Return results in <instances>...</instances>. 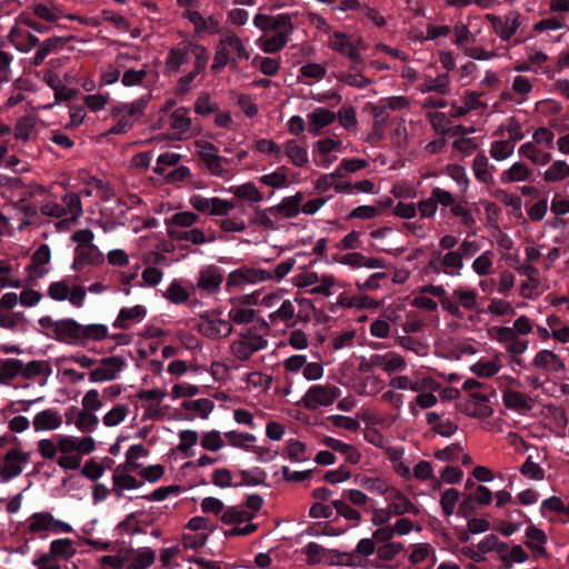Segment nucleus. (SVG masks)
Wrapping results in <instances>:
<instances>
[{"label":"nucleus","instance_id":"nucleus-25","mask_svg":"<svg viewBox=\"0 0 569 569\" xmlns=\"http://www.w3.org/2000/svg\"><path fill=\"white\" fill-rule=\"evenodd\" d=\"M106 261L103 252L96 246H76L71 269L82 272L89 267L101 266Z\"/></svg>","mask_w":569,"mask_h":569},{"label":"nucleus","instance_id":"nucleus-18","mask_svg":"<svg viewBox=\"0 0 569 569\" xmlns=\"http://www.w3.org/2000/svg\"><path fill=\"white\" fill-rule=\"evenodd\" d=\"M486 19L490 22L493 32L501 41H509L522 24V16L515 10L503 16L488 13Z\"/></svg>","mask_w":569,"mask_h":569},{"label":"nucleus","instance_id":"nucleus-45","mask_svg":"<svg viewBox=\"0 0 569 569\" xmlns=\"http://www.w3.org/2000/svg\"><path fill=\"white\" fill-rule=\"evenodd\" d=\"M525 536L527 538L526 546L532 550L537 556H547L545 545L547 543V535L543 530L533 525L526 528Z\"/></svg>","mask_w":569,"mask_h":569},{"label":"nucleus","instance_id":"nucleus-24","mask_svg":"<svg viewBox=\"0 0 569 569\" xmlns=\"http://www.w3.org/2000/svg\"><path fill=\"white\" fill-rule=\"evenodd\" d=\"M248 519V512L243 507H230L223 511L220 520L224 525H232L230 529H223V535L228 536H246L251 533L256 526L242 525Z\"/></svg>","mask_w":569,"mask_h":569},{"label":"nucleus","instance_id":"nucleus-56","mask_svg":"<svg viewBox=\"0 0 569 569\" xmlns=\"http://www.w3.org/2000/svg\"><path fill=\"white\" fill-rule=\"evenodd\" d=\"M168 234L172 239L190 241L194 244H201L210 240L200 229L179 230L173 226H168Z\"/></svg>","mask_w":569,"mask_h":569},{"label":"nucleus","instance_id":"nucleus-4","mask_svg":"<svg viewBox=\"0 0 569 569\" xmlns=\"http://www.w3.org/2000/svg\"><path fill=\"white\" fill-rule=\"evenodd\" d=\"M422 292L439 298L441 309L456 319H463V310L472 311L478 307L479 293L467 284L455 287L450 293L441 284H427Z\"/></svg>","mask_w":569,"mask_h":569},{"label":"nucleus","instance_id":"nucleus-9","mask_svg":"<svg viewBox=\"0 0 569 569\" xmlns=\"http://www.w3.org/2000/svg\"><path fill=\"white\" fill-rule=\"evenodd\" d=\"M260 329L263 331V333H259L252 329L241 333L239 338L234 340L230 346L232 355L239 360H247L254 352L266 349L268 346V340L266 339L264 335L269 331L268 322L262 320L260 323Z\"/></svg>","mask_w":569,"mask_h":569},{"label":"nucleus","instance_id":"nucleus-32","mask_svg":"<svg viewBox=\"0 0 569 569\" xmlns=\"http://www.w3.org/2000/svg\"><path fill=\"white\" fill-rule=\"evenodd\" d=\"M56 339L68 345L82 346V325L73 319H60Z\"/></svg>","mask_w":569,"mask_h":569},{"label":"nucleus","instance_id":"nucleus-52","mask_svg":"<svg viewBox=\"0 0 569 569\" xmlns=\"http://www.w3.org/2000/svg\"><path fill=\"white\" fill-rule=\"evenodd\" d=\"M519 154L538 166H545L551 160V154L549 152L540 151L537 148V144L532 141H528L520 146Z\"/></svg>","mask_w":569,"mask_h":569},{"label":"nucleus","instance_id":"nucleus-42","mask_svg":"<svg viewBox=\"0 0 569 569\" xmlns=\"http://www.w3.org/2000/svg\"><path fill=\"white\" fill-rule=\"evenodd\" d=\"M302 200V192H297L293 196L284 197L279 204L274 206V209L280 220L295 218L299 213H301Z\"/></svg>","mask_w":569,"mask_h":569},{"label":"nucleus","instance_id":"nucleus-59","mask_svg":"<svg viewBox=\"0 0 569 569\" xmlns=\"http://www.w3.org/2000/svg\"><path fill=\"white\" fill-rule=\"evenodd\" d=\"M50 371L51 369L47 361L32 360L28 363L22 362L21 376L26 379H33L37 377H47L49 376Z\"/></svg>","mask_w":569,"mask_h":569},{"label":"nucleus","instance_id":"nucleus-12","mask_svg":"<svg viewBox=\"0 0 569 569\" xmlns=\"http://www.w3.org/2000/svg\"><path fill=\"white\" fill-rule=\"evenodd\" d=\"M250 54L241 39L234 33H228L220 38L216 51V69L234 63L237 60H248Z\"/></svg>","mask_w":569,"mask_h":569},{"label":"nucleus","instance_id":"nucleus-39","mask_svg":"<svg viewBox=\"0 0 569 569\" xmlns=\"http://www.w3.org/2000/svg\"><path fill=\"white\" fill-rule=\"evenodd\" d=\"M548 289V283L542 279L541 274L526 278L519 286V296L528 299L536 300Z\"/></svg>","mask_w":569,"mask_h":569},{"label":"nucleus","instance_id":"nucleus-33","mask_svg":"<svg viewBox=\"0 0 569 569\" xmlns=\"http://www.w3.org/2000/svg\"><path fill=\"white\" fill-rule=\"evenodd\" d=\"M532 365L548 372L558 373L566 369L563 359L552 350L542 349L536 353Z\"/></svg>","mask_w":569,"mask_h":569},{"label":"nucleus","instance_id":"nucleus-50","mask_svg":"<svg viewBox=\"0 0 569 569\" xmlns=\"http://www.w3.org/2000/svg\"><path fill=\"white\" fill-rule=\"evenodd\" d=\"M66 39L61 37H52L46 39L39 44V48L33 57L32 63L38 67L41 66L44 59L56 50L62 48L66 44Z\"/></svg>","mask_w":569,"mask_h":569},{"label":"nucleus","instance_id":"nucleus-64","mask_svg":"<svg viewBox=\"0 0 569 569\" xmlns=\"http://www.w3.org/2000/svg\"><path fill=\"white\" fill-rule=\"evenodd\" d=\"M76 553L73 541L70 538H61L51 541L50 551L53 558H71Z\"/></svg>","mask_w":569,"mask_h":569},{"label":"nucleus","instance_id":"nucleus-61","mask_svg":"<svg viewBox=\"0 0 569 569\" xmlns=\"http://www.w3.org/2000/svg\"><path fill=\"white\" fill-rule=\"evenodd\" d=\"M493 137H505L507 140H512L515 144L525 138V132L519 122L513 119L508 120L506 126L499 127Z\"/></svg>","mask_w":569,"mask_h":569},{"label":"nucleus","instance_id":"nucleus-34","mask_svg":"<svg viewBox=\"0 0 569 569\" xmlns=\"http://www.w3.org/2000/svg\"><path fill=\"white\" fill-rule=\"evenodd\" d=\"M353 480L358 486L377 496L386 497L392 487L389 479L382 476L370 477L366 473H357Z\"/></svg>","mask_w":569,"mask_h":569},{"label":"nucleus","instance_id":"nucleus-54","mask_svg":"<svg viewBox=\"0 0 569 569\" xmlns=\"http://www.w3.org/2000/svg\"><path fill=\"white\" fill-rule=\"evenodd\" d=\"M130 413V407L127 403H117L108 410L102 417V423L108 427H117L122 423Z\"/></svg>","mask_w":569,"mask_h":569},{"label":"nucleus","instance_id":"nucleus-16","mask_svg":"<svg viewBox=\"0 0 569 569\" xmlns=\"http://www.w3.org/2000/svg\"><path fill=\"white\" fill-rule=\"evenodd\" d=\"M389 387L397 390L420 391H438L439 382L431 376L417 371L409 377L407 375H398L390 378Z\"/></svg>","mask_w":569,"mask_h":569},{"label":"nucleus","instance_id":"nucleus-5","mask_svg":"<svg viewBox=\"0 0 569 569\" xmlns=\"http://www.w3.org/2000/svg\"><path fill=\"white\" fill-rule=\"evenodd\" d=\"M533 330V321L527 316H520L510 327L493 326L489 330L492 340L498 342L506 351L512 355H522L529 346L525 339Z\"/></svg>","mask_w":569,"mask_h":569},{"label":"nucleus","instance_id":"nucleus-51","mask_svg":"<svg viewBox=\"0 0 569 569\" xmlns=\"http://www.w3.org/2000/svg\"><path fill=\"white\" fill-rule=\"evenodd\" d=\"M241 380L246 383V389L248 391H264L269 389L272 382V378L260 371H252L246 373Z\"/></svg>","mask_w":569,"mask_h":569},{"label":"nucleus","instance_id":"nucleus-7","mask_svg":"<svg viewBox=\"0 0 569 569\" xmlns=\"http://www.w3.org/2000/svg\"><path fill=\"white\" fill-rule=\"evenodd\" d=\"M292 284L297 288L307 289L311 295L331 297L338 281L331 273L305 270L293 276Z\"/></svg>","mask_w":569,"mask_h":569},{"label":"nucleus","instance_id":"nucleus-13","mask_svg":"<svg viewBox=\"0 0 569 569\" xmlns=\"http://www.w3.org/2000/svg\"><path fill=\"white\" fill-rule=\"evenodd\" d=\"M286 373L291 376L302 375L303 379L312 382L319 381L325 376V365L319 361H308L306 355H292L283 360L282 363Z\"/></svg>","mask_w":569,"mask_h":569},{"label":"nucleus","instance_id":"nucleus-19","mask_svg":"<svg viewBox=\"0 0 569 569\" xmlns=\"http://www.w3.org/2000/svg\"><path fill=\"white\" fill-rule=\"evenodd\" d=\"M407 361L405 358L395 351L386 353H375L370 356L369 360L360 365L362 371H371L373 368H379L386 373L400 372L407 369Z\"/></svg>","mask_w":569,"mask_h":569},{"label":"nucleus","instance_id":"nucleus-22","mask_svg":"<svg viewBox=\"0 0 569 569\" xmlns=\"http://www.w3.org/2000/svg\"><path fill=\"white\" fill-rule=\"evenodd\" d=\"M51 261V249L43 243L37 248L30 258V262L24 267L28 276L26 284H33L42 279L50 271L49 263Z\"/></svg>","mask_w":569,"mask_h":569},{"label":"nucleus","instance_id":"nucleus-55","mask_svg":"<svg viewBox=\"0 0 569 569\" xmlns=\"http://www.w3.org/2000/svg\"><path fill=\"white\" fill-rule=\"evenodd\" d=\"M228 316L234 323L243 325L251 322L256 312L253 309L246 307L234 298L231 300V308L228 311Z\"/></svg>","mask_w":569,"mask_h":569},{"label":"nucleus","instance_id":"nucleus-28","mask_svg":"<svg viewBox=\"0 0 569 569\" xmlns=\"http://www.w3.org/2000/svg\"><path fill=\"white\" fill-rule=\"evenodd\" d=\"M342 142L331 138L321 139L315 144V162L318 167L329 168L337 159L336 154L339 151Z\"/></svg>","mask_w":569,"mask_h":569},{"label":"nucleus","instance_id":"nucleus-41","mask_svg":"<svg viewBox=\"0 0 569 569\" xmlns=\"http://www.w3.org/2000/svg\"><path fill=\"white\" fill-rule=\"evenodd\" d=\"M24 286L14 266L8 260H0V291L7 288L21 289Z\"/></svg>","mask_w":569,"mask_h":569},{"label":"nucleus","instance_id":"nucleus-17","mask_svg":"<svg viewBox=\"0 0 569 569\" xmlns=\"http://www.w3.org/2000/svg\"><path fill=\"white\" fill-rule=\"evenodd\" d=\"M429 268L437 273L450 278H459L465 269V260L458 250L435 253L429 261Z\"/></svg>","mask_w":569,"mask_h":569},{"label":"nucleus","instance_id":"nucleus-58","mask_svg":"<svg viewBox=\"0 0 569 569\" xmlns=\"http://www.w3.org/2000/svg\"><path fill=\"white\" fill-rule=\"evenodd\" d=\"M259 181L272 189H283L290 184L284 167H280L270 173L262 174L259 177Z\"/></svg>","mask_w":569,"mask_h":569},{"label":"nucleus","instance_id":"nucleus-35","mask_svg":"<svg viewBox=\"0 0 569 569\" xmlns=\"http://www.w3.org/2000/svg\"><path fill=\"white\" fill-rule=\"evenodd\" d=\"M542 179L548 184H569V162L562 159L550 160L542 173Z\"/></svg>","mask_w":569,"mask_h":569},{"label":"nucleus","instance_id":"nucleus-47","mask_svg":"<svg viewBox=\"0 0 569 569\" xmlns=\"http://www.w3.org/2000/svg\"><path fill=\"white\" fill-rule=\"evenodd\" d=\"M283 154H286L297 168H303L309 163L307 147L299 143L297 140H288L286 142Z\"/></svg>","mask_w":569,"mask_h":569},{"label":"nucleus","instance_id":"nucleus-43","mask_svg":"<svg viewBox=\"0 0 569 569\" xmlns=\"http://www.w3.org/2000/svg\"><path fill=\"white\" fill-rule=\"evenodd\" d=\"M495 166L491 164L483 153H478L472 161V172L475 178L487 186L493 183Z\"/></svg>","mask_w":569,"mask_h":569},{"label":"nucleus","instance_id":"nucleus-26","mask_svg":"<svg viewBox=\"0 0 569 569\" xmlns=\"http://www.w3.org/2000/svg\"><path fill=\"white\" fill-rule=\"evenodd\" d=\"M123 556L126 569H147L156 560V551L149 547L124 548Z\"/></svg>","mask_w":569,"mask_h":569},{"label":"nucleus","instance_id":"nucleus-62","mask_svg":"<svg viewBox=\"0 0 569 569\" xmlns=\"http://www.w3.org/2000/svg\"><path fill=\"white\" fill-rule=\"evenodd\" d=\"M108 327L102 323L82 325V346L89 341H101L108 337Z\"/></svg>","mask_w":569,"mask_h":569},{"label":"nucleus","instance_id":"nucleus-60","mask_svg":"<svg viewBox=\"0 0 569 569\" xmlns=\"http://www.w3.org/2000/svg\"><path fill=\"white\" fill-rule=\"evenodd\" d=\"M148 455L149 450L143 445L138 443L130 446L126 451V463L123 467L124 470L136 471L140 467L138 460L147 457Z\"/></svg>","mask_w":569,"mask_h":569},{"label":"nucleus","instance_id":"nucleus-8","mask_svg":"<svg viewBox=\"0 0 569 569\" xmlns=\"http://www.w3.org/2000/svg\"><path fill=\"white\" fill-rule=\"evenodd\" d=\"M149 102V98L141 97L130 103H119L111 110V114L118 119V122L110 128V134H123L128 132L134 121L140 118Z\"/></svg>","mask_w":569,"mask_h":569},{"label":"nucleus","instance_id":"nucleus-20","mask_svg":"<svg viewBox=\"0 0 569 569\" xmlns=\"http://www.w3.org/2000/svg\"><path fill=\"white\" fill-rule=\"evenodd\" d=\"M29 532L36 535L42 531L52 533H70L71 525L62 520L56 519L49 511H40L32 513L28 519Z\"/></svg>","mask_w":569,"mask_h":569},{"label":"nucleus","instance_id":"nucleus-21","mask_svg":"<svg viewBox=\"0 0 569 569\" xmlns=\"http://www.w3.org/2000/svg\"><path fill=\"white\" fill-rule=\"evenodd\" d=\"M126 367V360L120 356L106 357L89 372V380L93 383L112 381L119 378Z\"/></svg>","mask_w":569,"mask_h":569},{"label":"nucleus","instance_id":"nucleus-31","mask_svg":"<svg viewBox=\"0 0 569 569\" xmlns=\"http://www.w3.org/2000/svg\"><path fill=\"white\" fill-rule=\"evenodd\" d=\"M147 313L148 310L142 305L121 308L112 326L117 329L128 330L132 326L142 322Z\"/></svg>","mask_w":569,"mask_h":569},{"label":"nucleus","instance_id":"nucleus-15","mask_svg":"<svg viewBox=\"0 0 569 569\" xmlns=\"http://www.w3.org/2000/svg\"><path fill=\"white\" fill-rule=\"evenodd\" d=\"M31 458L30 451L20 447L10 448L0 460V482H9L19 477Z\"/></svg>","mask_w":569,"mask_h":569},{"label":"nucleus","instance_id":"nucleus-40","mask_svg":"<svg viewBox=\"0 0 569 569\" xmlns=\"http://www.w3.org/2000/svg\"><path fill=\"white\" fill-rule=\"evenodd\" d=\"M323 443L328 448L343 457L346 461L351 465H357L361 459L360 451L353 445L346 443L332 437H327L323 440Z\"/></svg>","mask_w":569,"mask_h":569},{"label":"nucleus","instance_id":"nucleus-2","mask_svg":"<svg viewBox=\"0 0 569 569\" xmlns=\"http://www.w3.org/2000/svg\"><path fill=\"white\" fill-rule=\"evenodd\" d=\"M286 290L278 288L272 291L262 290L260 308L273 309L268 315L271 323H289L297 316L300 320L307 321L313 311L310 299L297 293L292 299L284 298Z\"/></svg>","mask_w":569,"mask_h":569},{"label":"nucleus","instance_id":"nucleus-10","mask_svg":"<svg viewBox=\"0 0 569 569\" xmlns=\"http://www.w3.org/2000/svg\"><path fill=\"white\" fill-rule=\"evenodd\" d=\"M341 396V389L331 382L311 385L301 398L308 410H318L332 406Z\"/></svg>","mask_w":569,"mask_h":569},{"label":"nucleus","instance_id":"nucleus-14","mask_svg":"<svg viewBox=\"0 0 569 569\" xmlns=\"http://www.w3.org/2000/svg\"><path fill=\"white\" fill-rule=\"evenodd\" d=\"M47 296L57 302L69 301L74 308H82L87 290L80 284H70L68 279L52 281L47 289Z\"/></svg>","mask_w":569,"mask_h":569},{"label":"nucleus","instance_id":"nucleus-37","mask_svg":"<svg viewBox=\"0 0 569 569\" xmlns=\"http://www.w3.org/2000/svg\"><path fill=\"white\" fill-rule=\"evenodd\" d=\"M143 486V482L128 472H121L119 468L112 475L111 491L118 499L124 497L127 490H134Z\"/></svg>","mask_w":569,"mask_h":569},{"label":"nucleus","instance_id":"nucleus-38","mask_svg":"<svg viewBox=\"0 0 569 569\" xmlns=\"http://www.w3.org/2000/svg\"><path fill=\"white\" fill-rule=\"evenodd\" d=\"M309 131L313 134H319L320 130L330 126L337 116L333 111L318 107L307 114Z\"/></svg>","mask_w":569,"mask_h":569},{"label":"nucleus","instance_id":"nucleus-6","mask_svg":"<svg viewBox=\"0 0 569 569\" xmlns=\"http://www.w3.org/2000/svg\"><path fill=\"white\" fill-rule=\"evenodd\" d=\"M194 58L196 69L204 70L209 61V52L200 44L191 42H181L170 49L166 59V70L170 73L179 72L180 68L189 61V57Z\"/></svg>","mask_w":569,"mask_h":569},{"label":"nucleus","instance_id":"nucleus-11","mask_svg":"<svg viewBox=\"0 0 569 569\" xmlns=\"http://www.w3.org/2000/svg\"><path fill=\"white\" fill-rule=\"evenodd\" d=\"M328 47L347 57L351 62L360 63L362 61L361 52L366 49V43L359 36L335 31L328 39Z\"/></svg>","mask_w":569,"mask_h":569},{"label":"nucleus","instance_id":"nucleus-30","mask_svg":"<svg viewBox=\"0 0 569 569\" xmlns=\"http://www.w3.org/2000/svg\"><path fill=\"white\" fill-rule=\"evenodd\" d=\"M63 423L62 415L53 408H48L37 412L32 419L34 432H52Z\"/></svg>","mask_w":569,"mask_h":569},{"label":"nucleus","instance_id":"nucleus-29","mask_svg":"<svg viewBox=\"0 0 569 569\" xmlns=\"http://www.w3.org/2000/svg\"><path fill=\"white\" fill-rule=\"evenodd\" d=\"M389 511L395 516L405 513L417 515L419 512L417 506L397 487L392 486L385 497Z\"/></svg>","mask_w":569,"mask_h":569},{"label":"nucleus","instance_id":"nucleus-27","mask_svg":"<svg viewBox=\"0 0 569 569\" xmlns=\"http://www.w3.org/2000/svg\"><path fill=\"white\" fill-rule=\"evenodd\" d=\"M10 43L20 52H30L39 44V39L18 20L8 33Z\"/></svg>","mask_w":569,"mask_h":569},{"label":"nucleus","instance_id":"nucleus-46","mask_svg":"<svg viewBox=\"0 0 569 569\" xmlns=\"http://www.w3.org/2000/svg\"><path fill=\"white\" fill-rule=\"evenodd\" d=\"M470 268L472 272L480 277L490 276L495 269V252L489 250H483L472 260Z\"/></svg>","mask_w":569,"mask_h":569},{"label":"nucleus","instance_id":"nucleus-48","mask_svg":"<svg viewBox=\"0 0 569 569\" xmlns=\"http://www.w3.org/2000/svg\"><path fill=\"white\" fill-rule=\"evenodd\" d=\"M231 192L236 198L246 202L259 203L264 201L263 193L253 182H244L242 184L234 186L231 188Z\"/></svg>","mask_w":569,"mask_h":569},{"label":"nucleus","instance_id":"nucleus-57","mask_svg":"<svg viewBox=\"0 0 569 569\" xmlns=\"http://www.w3.org/2000/svg\"><path fill=\"white\" fill-rule=\"evenodd\" d=\"M74 426L83 433H91L98 429L99 418L94 412L81 409L76 415Z\"/></svg>","mask_w":569,"mask_h":569},{"label":"nucleus","instance_id":"nucleus-63","mask_svg":"<svg viewBox=\"0 0 569 569\" xmlns=\"http://www.w3.org/2000/svg\"><path fill=\"white\" fill-rule=\"evenodd\" d=\"M32 12L36 17L47 22H56L63 17L62 10L56 4L47 6L43 3H34L32 6Z\"/></svg>","mask_w":569,"mask_h":569},{"label":"nucleus","instance_id":"nucleus-3","mask_svg":"<svg viewBox=\"0 0 569 569\" xmlns=\"http://www.w3.org/2000/svg\"><path fill=\"white\" fill-rule=\"evenodd\" d=\"M292 14L279 13L267 14L257 13L253 19V26L262 32L273 31L272 36H261L257 39V47L264 53L280 52L289 42L291 34L295 31Z\"/></svg>","mask_w":569,"mask_h":569},{"label":"nucleus","instance_id":"nucleus-53","mask_svg":"<svg viewBox=\"0 0 569 569\" xmlns=\"http://www.w3.org/2000/svg\"><path fill=\"white\" fill-rule=\"evenodd\" d=\"M497 138L498 139L491 142L489 153L496 161H503L512 156L515 151V142L512 140H507L505 137Z\"/></svg>","mask_w":569,"mask_h":569},{"label":"nucleus","instance_id":"nucleus-1","mask_svg":"<svg viewBox=\"0 0 569 569\" xmlns=\"http://www.w3.org/2000/svg\"><path fill=\"white\" fill-rule=\"evenodd\" d=\"M97 442L92 437L57 435L37 442V451L41 458L54 461L64 471L78 470L82 457L92 453Z\"/></svg>","mask_w":569,"mask_h":569},{"label":"nucleus","instance_id":"nucleus-44","mask_svg":"<svg viewBox=\"0 0 569 569\" xmlns=\"http://www.w3.org/2000/svg\"><path fill=\"white\" fill-rule=\"evenodd\" d=\"M130 61L131 57L129 54L119 53L116 57L114 64H110L101 71V82L106 86L116 83L121 76L122 69H126Z\"/></svg>","mask_w":569,"mask_h":569},{"label":"nucleus","instance_id":"nucleus-36","mask_svg":"<svg viewBox=\"0 0 569 569\" xmlns=\"http://www.w3.org/2000/svg\"><path fill=\"white\" fill-rule=\"evenodd\" d=\"M481 107L480 94L477 92H467L460 100H456L451 103L450 116L461 118Z\"/></svg>","mask_w":569,"mask_h":569},{"label":"nucleus","instance_id":"nucleus-23","mask_svg":"<svg viewBox=\"0 0 569 569\" xmlns=\"http://www.w3.org/2000/svg\"><path fill=\"white\" fill-rule=\"evenodd\" d=\"M272 280L270 271L260 268H239L229 273L227 279L228 288L242 289L249 284H258Z\"/></svg>","mask_w":569,"mask_h":569},{"label":"nucleus","instance_id":"nucleus-49","mask_svg":"<svg viewBox=\"0 0 569 569\" xmlns=\"http://www.w3.org/2000/svg\"><path fill=\"white\" fill-rule=\"evenodd\" d=\"M531 174L530 168L522 162H515L500 174L501 183L523 182Z\"/></svg>","mask_w":569,"mask_h":569}]
</instances>
